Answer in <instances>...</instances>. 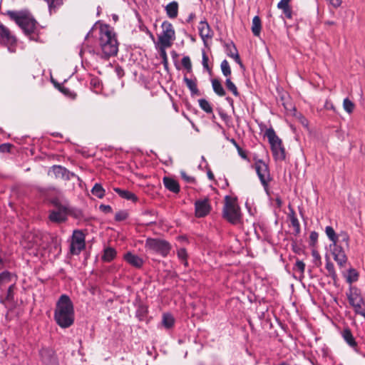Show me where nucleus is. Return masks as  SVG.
<instances>
[{"instance_id":"obj_1","label":"nucleus","mask_w":365,"mask_h":365,"mask_svg":"<svg viewBox=\"0 0 365 365\" xmlns=\"http://www.w3.org/2000/svg\"><path fill=\"white\" fill-rule=\"evenodd\" d=\"M97 55L102 58L108 59L118 53V42L115 34L107 25L100 28Z\"/></svg>"},{"instance_id":"obj_2","label":"nucleus","mask_w":365,"mask_h":365,"mask_svg":"<svg viewBox=\"0 0 365 365\" xmlns=\"http://www.w3.org/2000/svg\"><path fill=\"white\" fill-rule=\"evenodd\" d=\"M54 319L56 324L63 329L71 327L74 322L73 304L66 294H62L56 302Z\"/></svg>"},{"instance_id":"obj_3","label":"nucleus","mask_w":365,"mask_h":365,"mask_svg":"<svg viewBox=\"0 0 365 365\" xmlns=\"http://www.w3.org/2000/svg\"><path fill=\"white\" fill-rule=\"evenodd\" d=\"M51 203L56 210L50 212L48 216L49 220L56 223L65 222L68 215L72 212V209L68 200L56 197L51 200Z\"/></svg>"},{"instance_id":"obj_4","label":"nucleus","mask_w":365,"mask_h":365,"mask_svg":"<svg viewBox=\"0 0 365 365\" xmlns=\"http://www.w3.org/2000/svg\"><path fill=\"white\" fill-rule=\"evenodd\" d=\"M9 17L23 29L26 34L34 33L36 29V21L26 11H8Z\"/></svg>"},{"instance_id":"obj_5","label":"nucleus","mask_w":365,"mask_h":365,"mask_svg":"<svg viewBox=\"0 0 365 365\" xmlns=\"http://www.w3.org/2000/svg\"><path fill=\"white\" fill-rule=\"evenodd\" d=\"M346 295L354 312L365 319V301L361 295L360 290L356 287H350Z\"/></svg>"},{"instance_id":"obj_6","label":"nucleus","mask_w":365,"mask_h":365,"mask_svg":"<svg viewBox=\"0 0 365 365\" xmlns=\"http://www.w3.org/2000/svg\"><path fill=\"white\" fill-rule=\"evenodd\" d=\"M265 135L270 143L274 158L277 160H283L285 158V151L282 140L272 128L267 130Z\"/></svg>"},{"instance_id":"obj_7","label":"nucleus","mask_w":365,"mask_h":365,"mask_svg":"<svg viewBox=\"0 0 365 365\" xmlns=\"http://www.w3.org/2000/svg\"><path fill=\"white\" fill-rule=\"evenodd\" d=\"M224 217L231 223L236 224L240 221V212L235 200L229 196L225 197V205L224 207Z\"/></svg>"},{"instance_id":"obj_8","label":"nucleus","mask_w":365,"mask_h":365,"mask_svg":"<svg viewBox=\"0 0 365 365\" xmlns=\"http://www.w3.org/2000/svg\"><path fill=\"white\" fill-rule=\"evenodd\" d=\"M161 27L162 32L158 35V43L164 47H170L175 39L173 26L168 21H164Z\"/></svg>"},{"instance_id":"obj_9","label":"nucleus","mask_w":365,"mask_h":365,"mask_svg":"<svg viewBox=\"0 0 365 365\" xmlns=\"http://www.w3.org/2000/svg\"><path fill=\"white\" fill-rule=\"evenodd\" d=\"M145 247L163 257L167 256L171 249L170 245L167 241L153 238L146 240Z\"/></svg>"},{"instance_id":"obj_10","label":"nucleus","mask_w":365,"mask_h":365,"mask_svg":"<svg viewBox=\"0 0 365 365\" xmlns=\"http://www.w3.org/2000/svg\"><path fill=\"white\" fill-rule=\"evenodd\" d=\"M49 240H53L51 237L46 235H43L41 232L29 233L26 237V240L28 242L27 247L31 248H42L46 247V243Z\"/></svg>"},{"instance_id":"obj_11","label":"nucleus","mask_w":365,"mask_h":365,"mask_svg":"<svg viewBox=\"0 0 365 365\" xmlns=\"http://www.w3.org/2000/svg\"><path fill=\"white\" fill-rule=\"evenodd\" d=\"M344 243L342 241H338L334 243H331L329 245V248L332 254L333 258L335 262L337 263V265L339 268L343 269L346 267L347 263V257L345 254L344 248L342 247L341 244Z\"/></svg>"},{"instance_id":"obj_12","label":"nucleus","mask_w":365,"mask_h":365,"mask_svg":"<svg viewBox=\"0 0 365 365\" xmlns=\"http://www.w3.org/2000/svg\"><path fill=\"white\" fill-rule=\"evenodd\" d=\"M85 235L81 230H74L71 243V252L78 255L85 248Z\"/></svg>"},{"instance_id":"obj_13","label":"nucleus","mask_w":365,"mask_h":365,"mask_svg":"<svg viewBox=\"0 0 365 365\" xmlns=\"http://www.w3.org/2000/svg\"><path fill=\"white\" fill-rule=\"evenodd\" d=\"M255 168L265 190H267L268 183L270 180L268 165L263 160H258L255 163Z\"/></svg>"},{"instance_id":"obj_14","label":"nucleus","mask_w":365,"mask_h":365,"mask_svg":"<svg viewBox=\"0 0 365 365\" xmlns=\"http://www.w3.org/2000/svg\"><path fill=\"white\" fill-rule=\"evenodd\" d=\"M16 38L11 33L9 29L2 24H0V42L6 45L11 52L14 51L12 47L16 43Z\"/></svg>"},{"instance_id":"obj_15","label":"nucleus","mask_w":365,"mask_h":365,"mask_svg":"<svg viewBox=\"0 0 365 365\" xmlns=\"http://www.w3.org/2000/svg\"><path fill=\"white\" fill-rule=\"evenodd\" d=\"M325 232L332 243L341 240L344 242L346 247L349 246V237L346 232H341L340 234L336 235L334 230L331 226H327L325 228Z\"/></svg>"},{"instance_id":"obj_16","label":"nucleus","mask_w":365,"mask_h":365,"mask_svg":"<svg viewBox=\"0 0 365 365\" xmlns=\"http://www.w3.org/2000/svg\"><path fill=\"white\" fill-rule=\"evenodd\" d=\"M16 289V279L13 276V281L10 284H7V287L4 291L5 294H0V302L4 304L6 302H11L14 300V290Z\"/></svg>"},{"instance_id":"obj_17","label":"nucleus","mask_w":365,"mask_h":365,"mask_svg":"<svg viewBox=\"0 0 365 365\" xmlns=\"http://www.w3.org/2000/svg\"><path fill=\"white\" fill-rule=\"evenodd\" d=\"M123 259L131 266L140 269L144 264V260L139 256L128 252L123 256Z\"/></svg>"},{"instance_id":"obj_18","label":"nucleus","mask_w":365,"mask_h":365,"mask_svg":"<svg viewBox=\"0 0 365 365\" xmlns=\"http://www.w3.org/2000/svg\"><path fill=\"white\" fill-rule=\"evenodd\" d=\"M195 205V215L197 217H205L210 212V205L207 200L197 201Z\"/></svg>"},{"instance_id":"obj_19","label":"nucleus","mask_w":365,"mask_h":365,"mask_svg":"<svg viewBox=\"0 0 365 365\" xmlns=\"http://www.w3.org/2000/svg\"><path fill=\"white\" fill-rule=\"evenodd\" d=\"M200 36L204 42L212 37V32L209 24L206 21H201L198 26Z\"/></svg>"},{"instance_id":"obj_20","label":"nucleus","mask_w":365,"mask_h":365,"mask_svg":"<svg viewBox=\"0 0 365 365\" xmlns=\"http://www.w3.org/2000/svg\"><path fill=\"white\" fill-rule=\"evenodd\" d=\"M49 175H53L57 178H68L67 170L60 165H54L51 168L48 173Z\"/></svg>"},{"instance_id":"obj_21","label":"nucleus","mask_w":365,"mask_h":365,"mask_svg":"<svg viewBox=\"0 0 365 365\" xmlns=\"http://www.w3.org/2000/svg\"><path fill=\"white\" fill-rule=\"evenodd\" d=\"M13 281V275L9 272H3L0 274V291L3 292L8 284Z\"/></svg>"},{"instance_id":"obj_22","label":"nucleus","mask_w":365,"mask_h":365,"mask_svg":"<svg viewBox=\"0 0 365 365\" xmlns=\"http://www.w3.org/2000/svg\"><path fill=\"white\" fill-rule=\"evenodd\" d=\"M290 1L281 0L277 4V8L282 10L283 14L287 19H291L292 16V9L289 6Z\"/></svg>"},{"instance_id":"obj_23","label":"nucleus","mask_w":365,"mask_h":365,"mask_svg":"<svg viewBox=\"0 0 365 365\" xmlns=\"http://www.w3.org/2000/svg\"><path fill=\"white\" fill-rule=\"evenodd\" d=\"M165 11L170 19L177 17L178 14V4L177 1H172L165 6Z\"/></svg>"},{"instance_id":"obj_24","label":"nucleus","mask_w":365,"mask_h":365,"mask_svg":"<svg viewBox=\"0 0 365 365\" xmlns=\"http://www.w3.org/2000/svg\"><path fill=\"white\" fill-rule=\"evenodd\" d=\"M163 182H164L165 187L167 189H168L169 190H170L173 192H175V193L179 192L180 187H179V185L176 180H175L172 178H168V177H165L163 178Z\"/></svg>"},{"instance_id":"obj_25","label":"nucleus","mask_w":365,"mask_h":365,"mask_svg":"<svg viewBox=\"0 0 365 365\" xmlns=\"http://www.w3.org/2000/svg\"><path fill=\"white\" fill-rule=\"evenodd\" d=\"M114 191L118 193L122 198L126 199L128 200H131L133 202H136L138 200V197L136 195L126 190H122L118 187L114 188Z\"/></svg>"},{"instance_id":"obj_26","label":"nucleus","mask_w":365,"mask_h":365,"mask_svg":"<svg viewBox=\"0 0 365 365\" xmlns=\"http://www.w3.org/2000/svg\"><path fill=\"white\" fill-rule=\"evenodd\" d=\"M326 259V269L328 272L327 275L330 277L334 281L337 279V274L334 269V264L331 262L328 255L325 256Z\"/></svg>"},{"instance_id":"obj_27","label":"nucleus","mask_w":365,"mask_h":365,"mask_svg":"<svg viewBox=\"0 0 365 365\" xmlns=\"http://www.w3.org/2000/svg\"><path fill=\"white\" fill-rule=\"evenodd\" d=\"M184 81L187 86V88L190 89L191 94L195 96L200 95L199 90L197 89V81L196 79H190L187 77H184Z\"/></svg>"},{"instance_id":"obj_28","label":"nucleus","mask_w":365,"mask_h":365,"mask_svg":"<svg viewBox=\"0 0 365 365\" xmlns=\"http://www.w3.org/2000/svg\"><path fill=\"white\" fill-rule=\"evenodd\" d=\"M341 336L344 341L351 347H355L356 346V342L349 329H345L341 331Z\"/></svg>"},{"instance_id":"obj_29","label":"nucleus","mask_w":365,"mask_h":365,"mask_svg":"<svg viewBox=\"0 0 365 365\" xmlns=\"http://www.w3.org/2000/svg\"><path fill=\"white\" fill-rule=\"evenodd\" d=\"M211 82L215 93L220 96H224L225 95V91L220 81L218 79L214 78L212 79Z\"/></svg>"},{"instance_id":"obj_30","label":"nucleus","mask_w":365,"mask_h":365,"mask_svg":"<svg viewBox=\"0 0 365 365\" xmlns=\"http://www.w3.org/2000/svg\"><path fill=\"white\" fill-rule=\"evenodd\" d=\"M261 20L258 16H255L252 22V31L256 36H259L261 32Z\"/></svg>"},{"instance_id":"obj_31","label":"nucleus","mask_w":365,"mask_h":365,"mask_svg":"<svg viewBox=\"0 0 365 365\" xmlns=\"http://www.w3.org/2000/svg\"><path fill=\"white\" fill-rule=\"evenodd\" d=\"M116 256V251L114 248L107 247L104 250L102 259L104 262H109L112 261Z\"/></svg>"},{"instance_id":"obj_32","label":"nucleus","mask_w":365,"mask_h":365,"mask_svg":"<svg viewBox=\"0 0 365 365\" xmlns=\"http://www.w3.org/2000/svg\"><path fill=\"white\" fill-rule=\"evenodd\" d=\"M227 54L229 56L233 58L237 63L242 65L238 52L234 44L227 45Z\"/></svg>"},{"instance_id":"obj_33","label":"nucleus","mask_w":365,"mask_h":365,"mask_svg":"<svg viewBox=\"0 0 365 365\" xmlns=\"http://www.w3.org/2000/svg\"><path fill=\"white\" fill-rule=\"evenodd\" d=\"M174 318L170 314H163L162 324L165 328L169 329L172 327L174 324Z\"/></svg>"},{"instance_id":"obj_34","label":"nucleus","mask_w":365,"mask_h":365,"mask_svg":"<svg viewBox=\"0 0 365 365\" xmlns=\"http://www.w3.org/2000/svg\"><path fill=\"white\" fill-rule=\"evenodd\" d=\"M91 192L98 198H103L105 195V190L98 183L95 184L91 190Z\"/></svg>"},{"instance_id":"obj_35","label":"nucleus","mask_w":365,"mask_h":365,"mask_svg":"<svg viewBox=\"0 0 365 365\" xmlns=\"http://www.w3.org/2000/svg\"><path fill=\"white\" fill-rule=\"evenodd\" d=\"M359 277V274L354 269H349L348 274L346 276V281L348 283L351 284L356 281H357Z\"/></svg>"},{"instance_id":"obj_36","label":"nucleus","mask_w":365,"mask_h":365,"mask_svg":"<svg viewBox=\"0 0 365 365\" xmlns=\"http://www.w3.org/2000/svg\"><path fill=\"white\" fill-rule=\"evenodd\" d=\"M199 106L202 110H203L207 113H212V107L210 103L205 99H200L198 101Z\"/></svg>"},{"instance_id":"obj_37","label":"nucleus","mask_w":365,"mask_h":365,"mask_svg":"<svg viewBox=\"0 0 365 365\" xmlns=\"http://www.w3.org/2000/svg\"><path fill=\"white\" fill-rule=\"evenodd\" d=\"M220 67L222 72L225 76L227 77L231 75V68L227 60H224L222 61Z\"/></svg>"},{"instance_id":"obj_38","label":"nucleus","mask_w":365,"mask_h":365,"mask_svg":"<svg viewBox=\"0 0 365 365\" xmlns=\"http://www.w3.org/2000/svg\"><path fill=\"white\" fill-rule=\"evenodd\" d=\"M354 103L349 98H345L343 101V108L348 113H351L354 109Z\"/></svg>"},{"instance_id":"obj_39","label":"nucleus","mask_w":365,"mask_h":365,"mask_svg":"<svg viewBox=\"0 0 365 365\" xmlns=\"http://www.w3.org/2000/svg\"><path fill=\"white\" fill-rule=\"evenodd\" d=\"M294 270L299 272L300 276L303 277L305 270V264L302 261L297 259L294 266Z\"/></svg>"},{"instance_id":"obj_40","label":"nucleus","mask_w":365,"mask_h":365,"mask_svg":"<svg viewBox=\"0 0 365 365\" xmlns=\"http://www.w3.org/2000/svg\"><path fill=\"white\" fill-rule=\"evenodd\" d=\"M225 85L227 89L230 90L233 93V95H235V96H239L237 88L236 86L231 81L230 78H227L225 81Z\"/></svg>"},{"instance_id":"obj_41","label":"nucleus","mask_w":365,"mask_h":365,"mask_svg":"<svg viewBox=\"0 0 365 365\" xmlns=\"http://www.w3.org/2000/svg\"><path fill=\"white\" fill-rule=\"evenodd\" d=\"M312 256L313 257V262L316 267L322 265V259L319 253L317 250H312Z\"/></svg>"},{"instance_id":"obj_42","label":"nucleus","mask_w":365,"mask_h":365,"mask_svg":"<svg viewBox=\"0 0 365 365\" xmlns=\"http://www.w3.org/2000/svg\"><path fill=\"white\" fill-rule=\"evenodd\" d=\"M290 220H291L292 226L294 228L296 233H297V234L299 233L300 225H299V222L297 218L293 215L291 216Z\"/></svg>"},{"instance_id":"obj_43","label":"nucleus","mask_w":365,"mask_h":365,"mask_svg":"<svg viewBox=\"0 0 365 365\" xmlns=\"http://www.w3.org/2000/svg\"><path fill=\"white\" fill-rule=\"evenodd\" d=\"M128 214L125 210L118 212L115 215V220L116 221H123L128 218Z\"/></svg>"},{"instance_id":"obj_44","label":"nucleus","mask_w":365,"mask_h":365,"mask_svg":"<svg viewBox=\"0 0 365 365\" xmlns=\"http://www.w3.org/2000/svg\"><path fill=\"white\" fill-rule=\"evenodd\" d=\"M182 65L186 68L188 71H191L192 64L190 58L188 56H185L182 58Z\"/></svg>"},{"instance_id":"obj_45","label":"nucleus","mask_w":365,"mask_h":365,"mask_svg":"<svg viewBox=\"0 0 365 365\" xmlns=\"http://www.w3.org/2000/svg\"><path fill=\"white\" fill-rule=\"evenodd\" d=\"M167 48L168 47H164L163 46H160V55L162 57L165 65H166L168 63V57H167V53L165 51V48Z\"/></svg>"},{"instance_id":"obj_46","label":"nucleus","mask_w":365,"mask_h":365,"mask_svg":"<svg viewBox=\"0 0 365 365\" xmlns=\"http://www.w3.org/2000/svg\"><path fill=\"white\" fill-rule=\"evenodd\" d=\"M178 256L182 260H185L187 257V252L185 249H180L178 251Z\"/></svg>"},{"instance_id":"obj_47","label":"nucleus","mask_w":365,"mask_h":365,"mask_svg":"<svg viewBox=\"0 0 365 365\" xmlns=\"http://www.w3.org/2000/svg\"><path fill=\"white\" fill-rule=\"evenodd\" d=\"M331 6H333L335 8L339 7L341 4L342 1L341 0H327Z\"/></svg>"},{"instance_id":"obj_48","label":"nucleus","mask_w":365,"mask_h":365,"mask_svg":"<svg viewBox=\"0 0 365 365\" xmlns=\"http://www.w3.org/2000/svg\"><path fill=\"white\" fill-rule=\"evenodd\" d=\"M202 65L205 68L208 69V57L205 52L202 53Z\"/></svg>"},{"instance_id":"obj_49","label":"nucleus","mask_w":365,"mask_h":365,"mask_svg":"<svg viewBox=\"0 0 365 365\" xmlns=\"http://www.w3.org/2000/svg\"><path fill=\"white\" fill-rule=\"evenodd\" d=\"M324 108L327 110H335V107L333 103L329 101H326L324 104Z\"/></svg>"},{"instance_id":"obj_50","label":"nucleus","mask_w":365,"mask_h":365,"mask_svg":"<svg viewBox=\"0 0 365 365\" xmlns=\"http://www.w3.org/2000/svg\"><path fill=\"white\" fill-rule=\"evenodd\" d=\"M100 210L104 212H110L112 211L111 207L106 205H101L100 206Z\"/></svg>"},{"instance_id":"obj_51","label":"nucleus","mask_w":365,"mask_h":365,"mask_svg":"<svg viewBox=\"0 0 365 365\" xmlns=\"http://www.w3.org/2000/svg\"><path fill=\"white\" fill-rule=\"evenodd\" d=\"M11 145L10 144H3L0 145V150L2 152H9Z\"/></svg>"},{"instance_id":"obj_52","label":"nucleus","mask_w":365,"mask_h":365,"mask_svg":"<svg viewBox=\"0 0 365 365\" xmlns=\"http://www.w3.org/2000/svg\"><path fill=\"white\" fill-rule=\"evenodd\" d=\"M238 154L243 159H247V154L245 150H243L240 146L237 148Z\"/></svg>"},{"instance_id":"obj_53","label":"nucleus","mask_w":365,"mask_h":365,"mask_svg":"<svg viewBox=\"0 0 365 365\" xmlns=\"http://www.w3.org/2000/svg\"><path fill=\"white\" fill-rule=\"evenodd\" d=\"M274 205L277 206V207H281L282 205V201L279 197H276L274 200H273Z\"/></svg>"},{"instance_id":"obj_54","label":"nucleus","mask_w":365,"mask_h":365,"mask_svg":"<svg viewBox=\"0 0 365 365\" xmlns=\"http://www.w3.org/2000/svg\"><path fill=\"white\" fill-rule=\"evenodd\" d=\"M318 237V235L317 232H312L310 235V238L312 240H316L317 238Z\"/></svg>"},{"instance_id":"obj_55","label":"nucleus","mask_w":365,"mask_h":365,"mask_svg":"<svg viewBox=\"0 0 365 365\" xmlns=\"http://www.w3.org/2000/svg\"><path fill=\"white\" fill-rule=\"evenodd\" d=\"M230 142L237 148L239 145L237 143L236 140L233 138L230 140Z\"/></svg>"},{"instance_id":"obj_56","label":"nucleus","mask_w":365,"mask_h":365,"mask_svg":"<svg viewBox=\"0 0 365 365\" xmlns=\"http://www.w3.org/2000/svg\"><path fill=\"white\" fill-rule=\"evenodd\" d=\"M181 175L183 178H185L187 181H190V178L186 176V174L185 172H181Z\"/></svg>"},{"instance_id":"obj_57","label":"nucleus","mask_w":365,"mask_h":365,"mask_svg":"<svg viewBox=\"0 0 365 365\" xmlns=\"http://www.w3.org/2000/svg\"><path fill=\"white\" fill-rule=\"evenodd\" d=\"M207 175L210 180H212L214 178V175L211 171L207 172Z\"/></svg>"},{"instance_id":"obj_58","label":"nucleus","mask_w":365,"mask_h":365,"mask_svg":"<svg viewBox=\"0 0 365 365\" xmlns=\"http://www.w3.org/2000/svg\"><path fill=\"white\" fill-rule=\"evenodd\" d=\"M51 365H57L56 361L55 359H51Z\"/></svg>"},{"instance_id":"obj_59","label":"nucleus","mask_w":365,"mask_h":365,"mask_svg":"<svg viewBox=\"0 0 365 365\" xmlns=\"http://www.w3.org/2000/svg\"><path fill=\"white\" fill-rule=\"evenodd\" d=\"M41 357H42V359H43V361H44L45 363H47V361H46V359H44V356H43V351H42L41 352Z\"/></svg>"},{"instance_id":"obj_60","label":"nucleus","mask_w":365,"mask_h":365,"mask_svg":"<svg viewBox=\"0 0 365 365\" xmlns=\"http://www.w3.org/2000/svg\"><path fill=\"white\" fill-rule=\"evenodd\" d=\"M327 24L329 25H333L334 22L333 21H327Z\"/></svg>"},{"instance_id":"obj_61","label":"nucleus","mask_w":365,"mask_h":365,"mask_svg":"<svg viewBox=\"0 0 365 365\" xmlns=\"http://www.w3.org/2000/svg\"><path fill=\"white\" fill-rule=\"evenodd\" d=\"M279 365H289V364H287L285 362H283V363L280 364Z\"/></svg>"},{"instance_id":"obj_62","label":"nucleus","mask_w":365,"mask_h":365,"mask_svg":"<svg viewBox=\"0 0 365 365\" xmlns=\"http://www.w3.org/2000/svg\"><path fill=\"white\" fill-rule=\"evenodd\" d=\"M227 100L228 101H232V99H231L230 98H227Z\"/></svg>"},{"instance_id":"obj_63","label":"nucleus","mask_w":365,"mask_h":365,"mask_svg":"<svg viewBox=\"0 0 365 365\" xmlns=\"http://www.w3.org/2000/svg\"><path fill=\"white\" fill-rule=\"evenodd\" d=\"M1 262H2V259H1V258L0 257V263H1Z\"/></svg>"}]
</instances>
